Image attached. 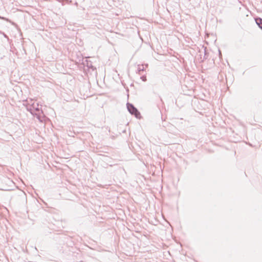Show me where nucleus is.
Masks as SVG:
<instances>
[{
	"mask_svg": "<svg viewBox=\"0 0 262 262\" xmlns=\"http://www.w3.org/2000/svg\"><path fill=\"white\" fill-rule=\"evenodd\" d=\"M24 105H26L27 110L31 114L36 116L39 121L42 122L43 121L45 115L41 109V105H39L36 101L32 99L26 100L24 102Z\"/></svg>",
	"mask_w": 262,
	"mask_h": 262,
	"instance_id": "f257e3e1",
	"label": "nucleus"
},
{
	"mask_svg": "<svg viewBox=\"0 0 262 262\" xmlns=\"http://www.w3.org/2000/svg\"><path fill=\"white\" fill-rule=\"evenodd\" d=\"M127 108L129 112L132 114L135 115L137 118H139L140 114L137 109L132 104L127 103Z\"/></svg>",
	"mask_w": 262,
	"mask_h": 262,
	"instance_id": "f03ea898",
	"label": "nucleus"
},
{
	"mask_svg": "<svg viewBox=\"0 0 262 262\" xmlns=\"http://www.w3.org/2000/svg\"><path fill=\"white\" fill-rule=\"evenodd\" d=\"M255 21L258 27L262 29V19L260 18H257L255 19Z\"/></svg>",
	"mask_w": 262,
	"mask_h": 262,
	"instance_id": "7ed1b4c3",
	"label": "nucleus"
},
{
	"mask_svg": "<svg viewBox=\"0 0 262 262\" xmlns=\"http://www.w3.org/2000/svg\"><path fill=\"white\" fill-rule=\"evenodd\" d=\"M144 70V65H139L138 67L137 71L140 74L141 71H143Z\"/></svg>",
	"mask_w": 262,
	"mask_h": 262,
	"instance_id": "20e7f679",
	"label": "nucleus"
},
{
	"mask_svg": "<svg viewBox=\"0 0 262 262\" xmlns=\"http://www.w3.org/2000/svg\"><path fill=\"white\" fill-rule=\"evenodd\" d=\"M0 18L2 19L5 20H6V21H7L8 22H9L10 23H12V24H14L13 23H12L10 19H9L8 18H7L6 17L0 16Z\"/></svg>",
	"mask_w": 262,
	"mask_h": 262,
	"instance_id": "39448f33",
	"label": "nucleus"
},
{
	"mask_svg": "<svg viewBox=\"0 0 262 262\" xmlns=\"http://www.w3.org/2000/svg\"><path fill=\"white\" fill-rule=\"evenodd\" d=\"M142 79L143 81H145L146 80V78L145 77H142Z\"/></svg>",
	"mask_w": 262,
	"mask_h": 262,
	"instance_id": "423d86ee",
	"label": "nucleus"
},
{
	"mask_svg": "<svg viewBox=\"0 0 262 262\" xmlns=\"http://www.w3.org/2000/svg\"><path fill=\"white\" fill-rule=\"evenodd\" d=\"M4 37H6V38H7V37H7V36L6 34H4Z\"/></svg>",
	"mask_w": 262,
	"mask_h": 262,
	"instance_id": "0eeeda50",
	"label": "nucleus"
}]
</instances>
